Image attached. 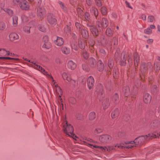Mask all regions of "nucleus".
I'll return each instance as SVG.
<instances>
[{"label": "nucleus", "mask_w": 160, "mask_h": 160, "mask_svg": "<svg viewBox=\"0 0 160 160\" xmlns=\"http://www.w3.org/2000/svg\"><path fill=\"white\" fill-rule=\"evenodd\" d=\"M82 68L85 71L88 72L89 70V67L86 63H85L82 64Z\"/></svg>", "instance_id": "obj_51"}, {"label": "nucleus", "mask_w": 160, "mask_h": 160, "mask_svg": "<svg viewBox=\"0 0 160 160\" xmlns=\"http://www.w3.org/2000/svg\"><path fill=\"white\" fill-rule=\"evenodd\" d=\"M153 66L150 62L146 63L144 62L142 63L140 66V71L143 74H144L149 68L150 71L152 72L153 70Z\"/></svg>", "instance_id": "obj_4"}, {"label": "nucleus", "mask_w": 160, "mask_h": 160, "mask_svg": "<svg viewBox=\"0 0 160 160\" xmlns=\"http://www.w3.org/2000/svg\"><path fill=\"white\" fill-rule=\"evenodd\" d=\"M160 125V121L158 120H154L150 123V127L151 128H154L158 127Z\"/></svg>", "instance_id": "obj_21"}, {"label": "nucleus", "mask_w": 160, "mask_h": 160, "mask_svg": "<svg viewBox=\"0 0 160 160\" xmlns=\"http://www.w3.org/2000/svg\"><path fill=\"white\" fill-rule=\"evenodd\" d=\"M94 83V81L93 78L90 76L87 79V86L89 89L92 88Z\"/></svg>", "instance_id": "obj_11"}, {"label": "nucleus", "mask_w": 160, "mask_h": 160, "mask_svg": "<svg viewBox=\"0 0 160 160\" xmlns=\"http://www.w3.org/2000/svg\"><path fill=\"white\" fill-rule=\"evenodd\" d=\"M37 15L41 18H43L46 14L44 8L39 7L37 10Z\"/></svg>", "instance_id": "obj_13"}, {"label": "nucleus", "mask_w": 160, "mask_h": 160, "mask_svg": "<svg viewBox=\"0 0 160 160\" xmlns=\"http://www.w3.org/2000/svg\"><path fill=\"white\" fill-rule=\"evenodd\" d=\"M86 3L88 6H91L93 3V0H86Z\"/></svg>", "instance_id": "obj_63"}, {"label": "nucleus", "mask_w": 160, "mask_h": 160, "mask_svg": "<svg viewBox=\"0 0 160 160\" xmlns=\"http://www.w3.org/2000/svg\"><path fill=\"white\" fill-rule=\"evenodd\" d=\"M96 92L98 95V97L102 95L103 91L102 86L101 84L97 86L96 87Z\"/></svg>", "instance_id": "obj_16"}, {"label": "nucleus", "mask_w": 160, "mask_h": 160, "mask_svg": "<svg viewBox=\"0 0 160 160\" xmlns=\"http://www.w3.org/2000/svg\"><path fill=\"white\" fill-rule=\"evenodd\" d=\"M60 8L65 12H67V8L64 5V3L61 1H59L58 2Z\"/></svg>", "instance_id": "obj_37"}, {"label": "nucleus", "mask_w": 160, "mask_h": 160, "mask_svg": "<svg viewBox=\"0 0 160 160\" xmlns=\"http://www.w3.org/2000/svg\"><path fill=\"white\" fill-rule=\"evenodd\" d=\"M47 20L48 22L52 25H54L57 23V20L52 13H49L48 15Z\"/></svg>", "instance_id": "obj_8"}, {"label": "nucleus", "mask_w": 160, "mask_h": 160, "mask_svg": "<svg viewBox=\"0 0 160 160\" xmlns=\"http://www.w3.org/2000/svg\"><path fill=\"white\" fill-rule=\"evenodd\" d=\"M4 10L7 12V13L9 16H11L13 14V11L11 9H10L6 8Z\"/></svg>", "instance_id": "obj_59"}, {"label": "nucleus", "mask_w": 160, "mask_h": 160, "mask_svg": "<svg viewBox=\"0 0 160 160\" xmlns=\"http://www.w3.org/2000/svg\"><path fill=\"white\" fill-rule=\"evenodd\" d=\"M86 25L94 36L96 37L98 36L99 30L92 23H87Z\"/></svg>", "instance_id": "obj_6"}, {"label": "nucleus", "mask_w": 160, "mask_h": 160, "mask_svg": "<svg viewBox=\"0 0 160 160\" xmlns=\"http://www.w3.org/2000/svg\"><path fill=\"white\" fill-rule=\"evenodd\" d=\"M68 101L69 103L72 104H76V101L75 98L73 97H71L68 99Z\"/></svg>", "instance_id": "obj_50"}, {"label": "nucleus", "mask_w": 160, "mask_h": 160, "mask_svg": "<svg viewBox=\"0 0 160 160\" xmlns=\"http://www.w3.org/2000/svg\"><path fill=\"white\" fill-rule=\"evenodd\" d=\"M144 33L147 34H150L152 33V30L150 28H148L144 30Z\"/></svg>", "instance_id": "obj_54"}, {"label": "nucleus", "mask_w": 160, "mask_h": 160, "mask_svg": "<svg viewBox=\"0 0 160 160\" xmlns=\"http://www.w3.org/2000/svg\"><path fill=\"white\" fill-rule=\"evenodd\" d=\"M103 131V128L102 127H98L96 128L94 131V132L97 134H99L102 132Z\"/></svg>", "instance_id": "obj_49"}, {"label": "nucleus", "mask_w": 160, "mask_h": 160, "mask_svg": "<svg viewBox=\"0 0 160 160\" xmlns=\"http://www.w3.org/2000/svg\"><path fill=\"white\" fill-rule=\"evenodd\" d=\"M71 30V27L68 26L67 25L64 28V32L67 33H69L70 32Z\"/></svg>", "instance_id": "obj_53"}, {"label": "nucleus", "mask_w": 160, "mask_h": 160, "mask_svg": "<svg viewBox=\"0 0 160 160\" xmlns=\"http://www.w3.org/2000/svg\"><path fill=\"white\" fill-rule=\"evenodd\" d=\"M96 118L95 113L94 112H91L89 115V119L90 120H93Z\"/></svg>", "instance_id": "obj_46"}, {"label": "nucleus", "mask_w": 160, "mask_h": 160, "mask_svg": "<svg viewBox=\"0 0 160 160\" xmlns=\"http://www.w3.org/2000/svg\"><path fill=\"white\" fill-rule=\"evenodd\" d=\"M61 50L62 53L67 55L70 52V49L66 46H62L61 48Z\"/></svg>", "instance_id": "obj_29"}, {"label": "nucleus", "mask_w": 160, "mask_h": 160, "mask_svg": "<svg viewBox=\"0 0 160 160\" xmlns=\"http://www.w3.org/2000/svg\"><path fill=\"white\" fill-rule=\"evenodd\" d=\"M34 68L36 69H37L41 72H44L46 74H47V75H48L49 76H50V78H52V81L54 82V80L53 79V78L52 77V76L51 75H50L48 73H47V72L45 71V70L44 69V68H43L42 67H41L40 66L38 65H36L35 67H34Z\"/></svg>", "instance_id": "obj_28"}, {"label": "nucleus", "mask_w": 160, "mask_h": 160, "mask_svg": "<svg viewBox=\"0 0 160 160\" xmlns=\"http://www.w3.org/2000/svg\"><path fill=\"white\" fill-rule=\"evenodd\" d=\"M97 40L101 44H102L103 42H106V40L105 39L104 36L103 35H101L99 38L97 39Z\"/></svg>", "instance_id": "obj_40"}, {"label": "nucleus", "mask_w": 160, "mask_h": 160, "mask_svg": "<svg viewBox=\"0 0 160 160\" xmlns=\"http://www.w3.org/2000/svg\"><path fill=\"white\" fill-rule=\"evenodd\" d=\"M131 117L126 112L123 115V119L126 122L131 119Z\"/></svg>", "instance_id": "obj_43"}, {"label": "nucleus", "mask_w": 160, "mask_h": 160, "mask_svg": "<svg viewBox=\"0 0 160 160\" xmlns=\"http://www.w3.org/2000/svg\"><path fill=\"white\" fill-rule=\"evenodd\" d=\"M119 72L117 67H114L113 72V76L114 78H117L119 76Z\"/></svg>", "instance_id": "obj_36"}, {"label": "nucleus", "mask_w": 160, "mask_h": 160, "mask_svg": "<svg viewBox=\"0 0 160 160\" xmlns=\"http://www.w3.org/2000/svg\"><path fill=\"white\" fill-rule=\"evenodd\" d=\"M112 101L113 102L117 103L119 101L118 95L117 93H115L112 98Z\"/></svg>", "instance_id": "obj_33"}, {"label": "nucleus", "mask_w": 160, "mask_h": 160, "mask_svg": "<svg viewBox=\"0 0 160 160\" xmlns=\"http://www.w3.org/2000/svg\"><path fill=\"white\" fill-rule=\"evenodd\" d=\"M101 17L98 18V20L96 21V24L99 30V32H102L103 31V28H105L107 27L109 24V22L107 19L105 18H102L101 21H100Z\"/></svg>", "instance_id": "obj_3"}, {"label": "nucleus", "mask_w": 160, "mask_h": 160, "mask_svg": "<svg viewBox=\"0 0 160 160\" xmlns=\"http://www.w3.org/2000/svg\"><path fill=\"white\" fill-rule=\"evenodd\" d=\"M106 35L108 37H112L113 34V30L110 28H108L106 30Z\"/></svg>", "instance_id": "obj_35"}, {"label": "nucleus", "mask_w": 160, "mask_h": 160, "mask_svg": "<svg viewBox=\"0 0 160 160\" xmlns=\"http://www.w3.org/2000/svg\"><path fill=\"white\" fill-rule=\"evenodd\" d=\"M155 20L154 17L152 16H149L148 17V21L149 22H152Z\"/></svg>", "instance_id": "obj_57"}, {"label": "nucleus", "mask_w": 160, "mask_h": 160, "mask_svg": "<svg viewBox=\"0 0 160 160\" xmlns=\"http://www.w3.org/2000/svg\"><path fill=\"white\" fill-rule=\"evenodd\" d=\"M22 0H13V3L16 5H19Z\"/></svg>", "instance_id": "obj_64"}, {"label": "nucleus", "mask_w": 160, "mask_h": 160, "mask_svg": "<svg viewBox=\"0 0 160 160\" xmlns=\"http://www.w3.org/2000/svg\"><path fill=\"white\" fill-rule=\"evenodd\" d=\"M82 55L83 58L85 59H87L89 57L88 52L86 50H84L82 52Z\"/></svg>", "instance_id": "obj_52"}, {"label": "nucleus", "mask_w": 160, "mask_h": 160, "mask_svg": "<svg viewBox=\"0 0 160 160\" xmlns=\"http://www.w3.org/2000/svg\"><path fill=\"white\" fill-rule=\"evenodd\" d=\"M13 25L16 26L18 24V17L16 16H14L12 17Z\"/></svg>", "instance_id": "obj_45"}, {"label": "nucleus", "mask_w": 160, "mask_h": 160, "mask_svg": "<svg viewBox=\"0 0 160 160\" xmlns=\"http://www.w3.org/2000/svg\"><path fill=\"white\" fill-rule=\"evenodd\" d=\"M74 116L78 120H82L83 118V115L80 112H77L74 114Z\"/></svg>", "instance_id": "obj_38"}, {"label": "nucleus", "mask_w": 160, "mask_h": 160, "mask_svg": "<svg viewBox=\"0 0 160 160\" xmlns=\"http://www.w3.org/2000/svg\"><path fill=\"white\" fill-rule=\"evenodd\" d=\"M30 28L29 27L25 26L23 28V30L27 33H29L30 32Z\"/></svg>", "instance_id": "obj_61"}, {"label": "nucleus", "mask_w": 160, "mask_h": 160, "mask_svg": "<svg viewBox=\"0 0 160 160\" xmlns=\"http://www.w3.org/2000/svg\"><path fill=\"white\" fill-rule=\"evenodd\" d=\"M115 59L116 61L120 60V65L121 66H125L126 64V58L124 54L123 58H121L120 52L119 51H117L115 54Z\"/></svg>", "instance_id": "obj_5"}, {"label": "nucleus", "mask_w": 160, "mask_h": 160, "mask_svg": "<svg viewBox=\"0 0 160 160\" xmlns=\"http://www.w3.org/2000/svg\"><path fill=\"white\" fill-rule=\"evenodd\" d=\"M88 43L90 46L92 47L94 45V41L92 38H90L88 40Z\"/></svg>", "instance_id": "obj_62"}, {"label": "nucleus", "mask_w": 160, "mask_h": 160, "mask_svg": "<svg viewBox=\"0 0 160 160\" xmlns=\"http://www.w3.org/2000/svg\"><path fill=\"white\" fill-rule=\"evenodd\" d=\"M152 135L150 134L145 136H142L136 138L133 141L129 142L131 144H133L136 145L142 144L146 140H148L152 139Z\"/></svg>", "instance_id": "obj_2"}, {"label": "nucleus", "mask_w": 160, "mask_h": 160, "mask_svg": "<svg viewBox=\"0 0 160 160\" xmlns=\"http://www.w3.org/2000/svg\"><path fill=\"white\" fill-rule=\"evenodd\" d=\"M89 64L90 67L92 68H94L96 67L97 62L95 59L93 58H90L89 59Z\"/></svg>", "instance_id": "obj_20"}, {"label": "nucleus", "mask_w": 160, "mask_h": 160, "mask_svg": "<svg viewBox=\"0 0 160 160\" xmlns=\"http://www.w3.org/2000/svg\"><path fill=\"white\" fill-rule=\"evenodd\" d=\"M96 4L98 7H100L102 5V2L100 0H95Z\"/></svg>", "instance_id": "obj_56"}, {"label": "nucleus", "mask_w": 160, "mask_h": 160, "mask_svg": "<svg viewBox=\"0 0 160 160\" xmlns=\"http://www.w3.org/2000/svg\"><path fill=\"white\" fill-rule=\"evenodd\" d=\"M63 79L66 80L68 81H70L71 80V78L70 77V74L68 73L64 72H63L62 75Z\"/></svg>", "instance_id": "obj_31"}, {"label": "nucleus", "mask_w": 160, "mask_h": 160, "mask_svg": "<svg viewBox=\"0 0 160 160\" xmlns=\"http://www.w3.org/2000/svg\"><path fill=\"white\" fill-rule=\"evenodd\" d=\"M97 68L98 70L100 72H102L104 68V64L100 60L98 61Z\"/></svg>", "instance_id": "obj_25"}, {"label": "nucleus", "mask_w": 160, "mask_h": 160, "mask_svg": "<svg viewBox=\"0 0 160 160\" xmlns=\"http://www.w3.org/2000/svg\"><path fill=\"white\" fill-rule=\"evenodd\" d=\"M112 139V137L107 134H104L100 136L99 140L102 142L108 143Z\"/></svg>", "instance_id": "obj_9"}, {"label": "nucleus", "mask_w": 160, "mask_h": 160, "mask_svg": "<svg viewBox=\"0 0 160 160\" xmlns=\"http://www.w3.org/2000/svg\"><path fill=\"white\" fill-rule=\"evenodd\" d=\"M75 25L76 30L79 32L84 28L81 23L78 22H75Z\"/></svg>", "instance_id": "obj_30"}, {"label": "nucleus", "mask_w": 160, "mask_h": 160, "mask_svg": "<svg viewBox=\"0 0 160 160\" xmlns=\"http://www.w3.org/2000/svg\"><path fill=\"white\" fill-rule=\"evenodd\" d=\"M71 46L72 49H74L75 51H77L78 49V45L76 42H74L71 44Z\"/></svg>", "instance_id": "obj_44"}, {"label": "nucleus", "mask_w": 160, "mask_h": 160, "mask_svg": "<svg viewBox=\"0 0 160 160\" xmlns=\"http://www.w3.org/2000/svg\"><path fill=\"white\" fill-rule=\"evenodd\" d=\"M80 32L81 33L82 37L85 39H88L89 35L88 31L84 28Z\"/></svg>", "instance_id": "obj_19"}, {"label": "nucleus", "mask_w": 160, "mask_h": 160, "mask_svg": "<svg viewBox=\"0 0 160 160\" xmlns=\"http://www.w3.org/2000/svg\"><path fill=\"white\" fill-rule=\"evenodd\" d=\"M158 92V89L156 85H154L151 89V92L153 95H155Z\"/></svg>", "instance_id": "obj_34"}, {"label": "nucleus", "mask_w": 160, "mask_h": 160, "mask_svg": "<svg viewBox=\"0 0 160 160\" xmlns=\"http://www.w3.org/2000/svg\"><path fill=\"white\" fill-rule=\"evenodd\" d=\"M90 12L92 15H94L96 18L98 19V12L97 8L95 7H92L90 9Z\"/></svg>", "instance_id": "obj_14"}, {"label": "nucleus", "mask_w": 160, "mask_h": 160, "mask_svg": "<svg viewBox=\"0 0 160 160\" xmlns=\"http://www.w3.org/2000/svg\"><path fill=\"white\" fill-rule=\"evenodd\" d=\"M38 29L39 30L42 32H45V30H46V29L45 28V27H44V26L42 25V24H40V25H39L38 26Z\"/></svg>", "instance_id": "obj_58"}, {"label": "nucleus", "mask_w": 160, "mask_h": 160, "mask_svg": "<svg viewBox=\"0 0 160 160\" xmlns=\"http://www.w3.org/2000/svg\"><path fill=\"white\" fill-rule=\"evenodd\" d=\"M85 41L81 38L79 39L78 41V46L82 49H84L85 47Z\"/></svg>", "instance_id": "obj_26"}, {"label": "nucleus", "mask_w": 160, "mask_h": 160, "mask_svg": "<svg viewBox=\"0 0 160 160\" xmlns=\"http://www.w3.org/2000/svg\"><path fill=\"white\" fill-rule=\"evenodd\" d=\"M68 68L74 70L76 67L77 65L72 60L69 61L67 63Z\"/></svg>", "instance_id": "obj_22"}, {"label": "nucleus", "mask_w": 160, "mask_h": 160, "mask_svg": "<svg viewBox=\"0 0 160 160\" xmlns=\"http://www.w3.org/2000/svg\"><path fill=\"white\" fill-rule=\"evenodd\" d=\"M120 110L118 108H116L111 113V117L112 118L117 117L119 115Z\"/></svg>", "instance_id": "obj_27"}, {"label": "nucleus", "mask_w": 160, "mask_h": 160, "mask_svg": "<svg viewBox=\"0 0 160 160\" xmlns=\"http://www.w3.org/2000/svg\"><path fill=\"white\" fill-rule=\"evenodd\" d=\"M133 62V60L132 58V56L131 55H129L128 56V64L129 66H132Z\"/></svg>", "instance_id": "obj_42"}, {"label": "nucleus", "mask_w": 160, "mask_h": 160, "mask_svg": "<svg viewBox=\"0 0 160 160\" xmlns=\"http://www.w3.org/2000/svg\"><path fill=\"white\" fill-rule=\"evenodd\" d=\"M102 106L103 109L104 110L108 108V106H109L108 99L106 98L103 101Z\"/></svg>", "instance_id": "obj_32"}, {"label": "nucleus", "mask_w": 160, "mask_h": 160, "mask_svg": "<svg viewBox=\"0 0 160 160\" xmlns=\"http://www.w3.org/2000/svg\"><path fill=\"white\" fill-rule=\"evenodd\" d=\"M19 6L22 10H28L30 8L28 3L26 0H22L19 4Z\"/></svg>", "instance_id": "obj_10"}, {"label": "nucleus", "mask_w": 160, "mask_h": 160, "mask_svg": "<svg viewBox=\"0 0 160 160\" xmlns=\"http://www.w3.org/2000/svg\"><path fill=\"white\" fill-rule=\"evenodd\" d=\"M114 65V61L113 59L110 58L108 60V65L109 68L110 69L112 68Z\"/></svg>", "instance_id": "obj_41"}, {"label": "nucleus", "mask_w": 160, "mask_h": 160, "mask_svg": "<svg viewBox=\"0 0 160 160\" xmlns=\"http://www.w3.org/2000/svg\"><path fill=\"white\" fill-rule=\"evenodd\" d=\"M122 92L125 97H128L131 94L129 87L128 86L123 87L122 89Z\"/></svg>", "instance_id": "obj_15"}, {"label": "nucleus", "mask_w": 160, "mask_h": 160, "mask_svg": "<svg viewBox=\"0 0 160 160\" xmlns=\"http://www.w3.org/2000/svg\"><path fill=\"white\" fill-rule=\"evenodd\" d=\"M154 69L156 72H157L160 70V63L159 62H155L154 65Z\"/></svg>", "instance_id": "obj_39"}, {"label": "nucleus", "mask_w": 160, "mask_h": 160, "mask_svg": "<svg viewBox=\"0 0 160 160\" xmlns=\"http://www.w3.org/2000/svg\"><path fill=\"white\" fill-rule=\"evenodd\" d=\"M69 82L74 86H77L78 85V81L77 80H75L71 78V80Z\"/></svg>", "instance_id": "obj_60"}, {"label": "nucleus", "mask_w": 160, "mask_h": 160, "mask_svg": "<svg viewBox=\"0 0 160 160\" xmlns=\"http://www.w3.org/2000/svg\"><path fill=\"white\" fill-rule=\"evenodd\" d=\"M133 57L134 66L136 68L138 67V64L140 62V57L137 53L134 54Z\"/></svg>", "instance_id": "obj_18"}, {"label": "nucleus", "mask_w": 160, "mask_h": 160, "mask_svg": "<svg viewBox=\"0 0 160 160\" xmlns=\"http://www.w3.org/2000/svg\"><path fill=\"white\" fill-rule=\"evenodd\" d=\"M6 27L5 24L3 22H0V31L3 30Z\"/></svg>", "instance_id": "obj_55"}, {"label": "nucleus", "mask_w": 160, "mask_h": 160, "mask_svg": "<svg viewBox=\"0 0 160 160\" xmlns=\"http://www.w3.org/2000/svg\"><path fill=\"white\" fill-rule=\"evenodd\" d=\"M106 43L107 45L111 48H112V44H113V48H115V46L117 45L118 44V39L115 37H113L112 39L110 38H108Z\"/></svg>", "instance_id": "obj_7"}, {"label": "nucleus", "mask_w": 160, "mask_h": 160, "mask_svg": "<svg viewBox=\"0 0 160 160\" xmlns=\"http://www.w3.org/2000/svg\"><path fill=\"white\" fill-rule=\"evenodd\" d=\"M152 97L148 93H145L143 96V99L146 103H149L151 100Z\"/></svg>", "instance_id": "obj_17"}, {"label": "nucleus", "mask_w": 160, "mask_h": 160, "mask_svg": "<svg viewBox=\"0 0 160 160\" xmlns=\"http://www.w3.org/2000/svg\"><path fill=\"white\" fill-rule=\"evenodd\" d=\"M43 41L44 43L42 46V48L46 49H49L51 46L50 43L48 42V37L47 36H44L43 37Z\"/></svg>", "instance_id": "obj_12"}, {"label": "nucleus", "mask_w": 160, "mask_h": 160, "mask_svg": "<svg viewBox=\"0 0 160 160\" xmlns=\"http://www.w3.org/2000/svg\"><path fill=\"white\" fill-rule=\"evenodd\" d=\"M101 11L102 14L103 15H106L107 13V8L104 6H102L101 9Z\"/></svg>", "instance_id": "obj_48"}, {"label": "nucleus", "mask_w": 160, "mask_h": 160, "mask_svg": "<svg viewBox=\"0 0 160 160\" xmlns=\"http://www.w3.org/2000/svg\"><path fill=\"white\" fill-rule=\"evenodd\" d=\"M9 37L10 41L18 39L19 38V36L16 33L14 32L11 33L9 35Z\"/></svg>", "instance_id": "obj_23"}, {"label": "nucleus", "mask_w": 160, "mask_h": 160, "mask_svg": "<svg viewBox=\"0 0 160 160\" xmlns=\"http://www.w3.org/2000/svg\"><path fill=\"white\" fill-rule=\"evenodd\" d=\"M63 43V39L60 37H57V39L55 41V44L58 46H61Z\"/></svg>", "instance_id": "obj_24"}, {"label": "nucleus", "mask_w": 160, "mask_h": 160, "mask_svg": "<svg viewBox=\"0 0 160 160\" xmlns=\"http://www.w3.org/2000/svg\"><path fill=\"white\" fill-rule=\"evenodd\" d=\"M85 19L87 21H89L90 20V15L89 12H86L84 14Z\"/></svg>", "instance_id": "obj_47"}, {"label": "nucleus", "mask_w": 160, "mask_h": 160, "mask_svg": "<svg viewBox=\"0 0 160 160\" xmlns=\"http://www.w3.org/2000/svg\"><path fill=\"white\" fill-rule=\"evenodd\" d=\"M63 130L64 132L69 137L72 138L73 139L76 140L77 136L73 133V128L71 124H68L67 122L63 126Z\"/></svg>", "instance_id": "obj_1"}]
</instances>
